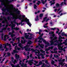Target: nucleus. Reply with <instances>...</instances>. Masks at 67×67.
<instances>
[{
  "label": "nucleus",
  "mask_w": 67,
  "mask_h": 67,
  "mask_svg": "<svg viewBox=\"0 0 67 67\" xmlns=\"http://www.w3.org/2000/svg\"><path fill=\"white\" fill-rule=\"evenodd\" d=\"M6 7V8H2V10L4 11H5L7 10V11L9 12L10 15L13 16V18L11 16H8L7 17V19L8 20H11V19H19V20H21V23L25 21L27 23V24L29 25V26L31 27L32 24L30 23L29 20L27 19L26 18L24 19V18H25V16H22L21 17V15H18L20 14V10L17 11L16 12V13L15 14L14 13V12L16 11V9L13 8V5H12L11 7Z\"/></svg>",
  "instance_id": "1"
},
{
  "label": "nucleus",
  "mask_w": 67,
  "mask_h": 67,
  "mask_svg": "<svg viewBox=\"0 0 67 67\" xmlns=\"http://www.w3.org/2000/svg\"><path fill=\"white\" fill-rule=\"evenodd\" d=\"M32 42H31V41H29L27 42V45H26V48L25 49L26 51H30L31 49L29 48V47L30 46V45H28V44H31Z\"/></svg>",
  "instance_id": "2"
},
{
  "label": "nucleus",
  "mask_w": 67,
  "mask_h": 67,
  "mask_svg": "<svg viewBox=\"0 0 67 67\" xmlns=\"http://www.w3.org/2000/svg\"><path fill=\"white\" fill-rule=\"evenodd\" d=\"M63 43H59L58 44V45L57 46L59 47L58 48L59 50H60L61 51H63V52H65L66 51V50L65 49H63V46L61 47V45L63 44Z\"/></svg>",
  "instance_id": "3"
},
{
  "label": "nucleus",
  "mask_w": 67,
  "mask_h": 67,
  "mask_svg": "<svg viewBox=\"0 0 67 67\" xmlns=\"http://www.w3.org/2000/svg\"><path fill=\"white\" fill-rule=\"evenodd\" d=\"M58 38L59 39L58 40L55 41H54V42H56V43H59V41L60 42H62V41H63V40L61 39L60 38H62V39H64L65 37H62L60 36L59 35V37Z\"/></svg>",
  "instance_id": "4"
},
{
  "label": "nucleus",
  "mask_w": 67,
  "mask_h": 67,
  "mask_svg": "<svg viewBox=\"0 0 67 67\" xmlns=\"http://www.w3.org/2000/svg\"><path fill=\"white\" fill-rule=\"evenodd\" d=\"M13 22L12 21L11 22V23L12 24V30H13V29H15V30H19V28L17 27H16V28H14L13 27H14L15 26V25L13 24Z\"/></svg>",
  "instance_id": "5"
},
{
  "label": "nucleus",
  "mask_w": 67,
  "mask_h": 67,
  "mask_svg": "<svg viewBox=\"0 0 67 67\" xmlns=\"http://www.w3.org/2000/svg\"><path fill=\"white\" fill-rule=\"evenodd\" d=\"M54 32L53 31H51L50 32H49V34H52L51 35V37H50V38L51 39H53V37H54V36H55V35L53 34Z\"/></svg>",
  "instance_id": "6"
},
{
  "label": "nucleus",
  "mask_w": 67,
  "mask_h": 67,
  "mask_svg": "<svg viewBox=\"0 0 67 67\" xmlns=\"http://www.w3.org/2000/svg\"><path fill=\"white\" fill-rule=\"evenodd\" d=\"M30 51H32V52H35V51H37V52H35V53H38V54H39L40 53V51L39 50H38L37 49H36V50H34L33 49H31Z\"/></svg>",
  "instance_id": "7"
},
{
  "label": "nucleus",
  "mask_w": 67,
  "mask_h": 67,
  "mask_svg": "<svg viewBox=\"0 0 67 67\" xmlns=\"http://www.w3.org/2000/svg\"><path fill=\"white\" fill-rule=\"evenodd\" d=\"M46 66L47 67H51V65H50V64H48L47 65L44 64H43V65L42 66V67H46Z\"/></svg>",
  "instance_id": "8"
},
{
  "label": "nucleus",
  "mask_w": 67,
  "mask_h": 67,
  "mask_svg": "<svg viewBox=\"0 0 67 67\" xmlns=\"http://www.w3.org/2000/svg\"><path fill=\"white\" fill-rule=\"evenodd\" d=\"M18 46H19L22 49V50H23V49H24V48H26V46H25L24 47V48H23V47H22V44L21 43H20L18 45Z\"/></svg>",
  "instance_id": "9"
},
{
  "label": "nucleus",
  "mask_w": 67,
  "mask_h": 67,
  "mask_svg": "<svg viewBox=\"0 0 67 67\" xmlns=\"http://www.w3.org/2000/svg\"><path fill=\"white\" fill-rule=\"evenodd\" d=\"M33 62V59H31V61L29 62V64L30 65L32 66V64H34Z\"/></svg>",
  "instance_id": "10"
},
{
  "label": "nucleus",
  "mask_w": 67,
  "mask_h": 67,
  "mask_svg": "<svg viewBox=\"0 0 67 67\" xmlns=\"http://www.w3.org/2000/svg\"><path fill=\"white\" fill-rule=\"evenodd\" d=\"M43 34H42L40 36H39V37L38 38L39 40H41L42 41H43V40H44V39H43V38L41 37L43 36Z\"/></svg>",
  "instance_id": "11"
},
{
  "label": "nucleus",
  "mask_w": 67,
  "mask_h": 67,
  "mask_svg": "<svg viewBox=\"0 0 67 67\" xmlns=\"http://www.w3.org/2000/svg\"><path fill=\"white\" fill-rule=\"evenodd\" d=\"M28 34H30V39H31V38H32L33 37V36H34V35L33 34H30L29 33H28Z\"/></svg>",
  "instance_id": "12"
},
{
  "label": "nucleus",
  "mask_w": 67,
  "mask_h": 67,
  "mask_svg": "<svg viewBox=\"0 0 67 67\" xmlns=\"http://www.w3.org/2000/svg\"><path fill=\"white\" fill-rule=\"evenodd\" d=\"M3 0H0V1L1 2V5H0V8H2V5H3V4H4V3H3Z\"/></svg>",
  "instance_id": "13"
},
{
  "label": "nucleus",
  "mask_w": 67,
  "mask_h": 67,
  "mask_svg": "<svg viewBox=\"0 0 67 67\" xmlns=\"http://www.w3.org/2000/svg\"><path fill=\"white\" fill-rule=\"evenodd\" d=\"M52 39H51V40L50 41V42L51 43L50 44L51 45H53L54 44V42L53 41V40Z\"/></svg>",
  "instance_id": "14"
},
{
  "label": "nucleus",
  "mask_w": 67,
  "mask_h": 67,
  "mask_svg": "<svg viewBox=\"0 0 67 67\" xmlns=\"http://www.w3.org/2000/svg\"><path fill=\"white\" fill-rule=\"evenodd\" d=\"M15 57L16 59H18V58H19V57H20V56H19V55H18V54H16L15 55Z\"/></svg>",
  "instance_id": "15"
},
{
  "label": "nucleus",
  "mask_w": 67,
  "mask_h": 67,
  "mask_svg": "<svg viewBox=\"0 0 67 67\" xmlns=\"http://www.w3.org/2000/svg\"><path fill=\"white\" fill-rule=\"evenodd\" d=\"M46 44L47 45L45 46V47H48V46H49L50 45V44L47 42H46Z\"/></svg>",
  "instance_id": "16"
},
{
  "label": "nucleus",
  "mask_w": 67,
  "mask_h": 67,
  "mask_svg": "<svg viewBox=\"0 0 67 67\" xmlns=\"http://www.w3.org/2000/svg\"><path fill=\"white\" fill-rule=\"evenodd\" d=\"M25 38H26V39H27V38L28 37H29V35H27V33H25Z\"/></svg>",
  "instance_id": "17"
},
{
  "label": "nucleus",
  "mask_w": 67,
  "mask_h": 67,
  "mask_svg": "<svg viewBox=\"0 0 67 67\" xmlns=\"http://www.w3.org/2000/svg\"><path fill=\"white\" fill-rule=\"evenodd\" d=\"M61 35L63 36H66V37H67V35L66 34H65L64 32H62V34H61Z\"/></svg>",
  "instance_id": "18"
},
{
  "label": "nucleus",
  "mask_w": 67,
  "mask_h": 67,
  "mask_svg": "<svg viewBox=\"0 0 67 67\" xmlns=\"http://www.w3.org/2000/svg\"><path fill=\"white\" fill-rule=\"evenodd\" d=\"M14 59H12V63H13L14 64H15V63H16V60H15L14 61L13 60Z\"/></svg>",
  "instance_id": "19"
},
{
  "label": "nucleus",
  "mask_w": 67,
  "mask_h": 67,
  "mask_svg": "<svg viewBox=\"0 0 67 67\" xmlns=\"http://www.w3.org/2000/svg\"><path fill=\"white\" fill-rule=\"evenodd\" d=\"M9 35H5V36L4 37V41H6L7 39H6V37H7V36H8Z\"/></svg>",
  "instance_id": "20"
},
{
  "label": "nucleus",
  "mask_w": 67,
  "mask_h": 67,
  "mask_svg": "<svg viewBox=\"0 0 67 67\" xmlns=\"http://www.w3.org/2000/svg\"><path fill=\"white\" fill-rule=\"evenodd\" d=\"M13 52L14 53H18V52L16 51V49H15V50H14Z\"/></svg>",
  "instance_id": "21"
},
{
  "label": "nucleus",
  "mask_w": 67,
  "mask_h": 67,
  "mask_svg": "<svg viewBox=\"0 0 67 67\" xmlns=\"http://www.w3.org/2000/svg\"><path fill=\"white\" fill-rule=\"evenodd\" d=\"M54 57H55V58H58V57H59L58 56V55H55V54L54 55Z\"/></svg>",
  "instance_id": "22"
},
{
  "label": "nucleus",
  "mask_w": 67,
  "mask_h": 67,
  "mask_svg": "<svg viewBox=\"0 0 67 67\" xmlns=\"http://www.w3.org/2000/svg\"><path fill=\"white\" fill-rule=\"evenodd\" d=\"M3 19H4L5 20V21H6V22H7V24H8V21H7V19H6V18H5V17H4V16L3 17Z\"/></svg>",
  "instance_id": "23"
},
{
  "label": "nucleus",
  "mask_w": 67,
  "mask_h": 67,
  "mask_svg": "<svg viewBox=\"0 0 67 67\" xmlns=\"http://www.w3.org/2000/svg\"><path fill=\"white\" fill-rule=\"evenodd\" d=\"M41 2L43 4H45V2L44 1V0H41Z\"/></svg>",
  "instance_id": "24"
},
{
  "label": "nucleus",
  "mask_w": 67,
  "mask_h": 67,
  "mask_svg": "<svg viewBox=\"0 0 67 67\" xmlns=\"http://www.w3.org/2000/svg\"><path fill=\"white\" fill-rule=\"evenodd\" d=\"M16 40H18V42L17 43V44H19V42H20V38H16Z\"/></svg>",
  "instance_id": "25"
},
{
  "label": "nucleus",
  "mask_w": 67,
  "mask_h": 67,
  "mask_svg": "<svg viewBox=\"0 0 67 67\" xmlns=\"http://www.w3.org/2000/svg\"><path fill=\"white\" fill-rule=\"evenodd\" d=\"M56 6L57 7V8H58V7L60 6V5L59 4L57 3L56 4Z\"/></svg>",
  "instance_id": "26"
},
{
  "label": "nucleus",
  "mask_w": 67,
  "mask_h": 67,
  "mask_svg": "<svg viewBox=\"0 0 67 67\" xmlns=\"http://www.w3.org/2000/svg\"><path fill=\"white\" fill-rule=\"evenodd\" d=\"M7 54L8 56H10L11 55V53L10 52H8Z\"/></svg>",
  "instance_id": "27"
},
{
  "label": "nucleus",
  "mask_w": 67,
  "mask_h": 67,
  "mask_svg": "<svg viewBox=\"0 0 67 67\" xmlns=\"http://www.w3.org/2000/svg\"><path fill=\"white\" fill-rule=\"evenodd\" d=\"M47 17H44L43 19V21H46V19H47Z\"/></svg>",
  "instance_id": "28"
},
{
  "label": "nucleus",
  "mask_w": 67,
  "mask_h": 67,
  "mask_svg": "<svg viewBox=\"0 0 67 67\" xmlns=\"http://www.w3.org/2000/svg\"><path fill=\"white\" fill-rule=\"evenodd\" d=\"M14 31L13 30L12 31V32H9V35H10V34H12L13 33H14Z\"/></svg>",
  "instance_id": "29"
},
{
  "label": "nucleus",
  "mask_w": 67,
  "mask_h": 67,
  "mask_svg": "<svg viewBox=\"0 0 67 67\" xmlns=\"http://www.w3.org/2000/svg\"><path fill=\"white\" fill-rule=\"evenodd\" d=\"M10 35H11V36L12 38L14 36H15V35L11 34H10Z\"/></svg>",
  "instance_id": "30"
},
{
  "label": "nucleus",
  "mask_w": 67,
  "mask_h": 67,
  "mask_svg": "<svg viewBox=\"0 0 67 67\" xmlns=\"http://www.w3.org/2000/svg\"><path fill=\"white\" fill-rule=\"evenodd\" d=\"M42 32V30L41 29L39 30V35H41V32Z\"/></svg>",
  "instance_id": "31"
},
{
  "label": "nucleus",
  "mask_w": 67,
  "mask_h": 67,
  "mask_svg": "<svg viewBox=\"0 0 67 67\" xmlns=\"http://www.w3.org/2000/svg\"><path fill=\"white\" fill-rule=\"evenodd\" d=\"M7 46H9V47H11V45H10V44H9L8 43H7Z\"/></svg>",
  "instance_id": "32"
},
{
  "label": "nucleus",
  "mask_w": 67,
  "mask_h": 67,
  "mask_svg": "<svg viewBox=\"0 0 67 67\" xmlns=\"http://www.w3.org/2000/svg\"><path fill=\"white\" fill-rule=\"evenodd\" d=\"M37 56H38V59H41V58H40V55L37 54Z\"/></svg>",
  "instance_id": "33"
},
{
  "label": "nucleus",
  "mask_w": 67,
  "mask_h": 67,
  "mask_svg": "<svg viewBox=\"0 0 67 67\" xmlns=\"http://www.w3.org/2000/svg\"><path fill=\"white\" fill-rule=\"evenodd\" d=\"M49 49H53V48H54V46H52L51 47H49Z\"/></svg>",
  "instance_id": "34"
},
{
  "label": "nucleus",
  "mask_w": 67,
  "mask_h": 67,
  "mask_svg": "<svg viewBox=\"0 0 67 67\" xmlns=\"http://www.w3.org/2000/svg\"><path fill=\"white\" fill-rule=\"evenodd\" d=\"M49 48H48V49L46 48L45 49V51H46V52H47V51H49Z\"/></svg>",
  "instance_id": "35"
},
{
  "label": "nucleus",
  "mask_w": 67,
  "mask_h": 67,
  "mask_svg": "<svg viewBox=\"0 0 67 67\" xmlns=\"http://www.w3.org/2000/svg\"><path fill=\"white\" fill-rule=\"evenodd\" d=\"M6 22V23H7V22L5 21V20H3L2 22V23H3V24L5 23V22Z\"/></svg>",
  "instance_id": "36"
},
{
  "label": "nucleus",
  "mask_w": 67,
  "mask_h": 67,
  "mask_svg": "<svg viewBox=\"0 0 67 67\" xmlns=\"http://www.w3.org/2000/svg\"><path fill=\"white\" fill-rule=\"evenodd\" d=\"M34 8L35 9H36V8L37 7V6H36V4H34Z\"/></svg>",
  "instance_id": "37"
},
{
  "label": "nucleus",
  "mask_w": 67,
  "mask_h": 67,
  "mask_svg": "<svg viewBox=\"0 0 67 67\" xmlns=\"http://www.w3.org/2000/svg\"><path fill=\"white\" fill-rule=\"evenodd\" d=\"M45 63L47 64H49V63H48V60H46L45 61Z\"/></svg>",
  "instance_id": "38"
},
{
  "label": "nucleus",
  "mask_w": 67,
  "mask_h": 67,
  "mask_svg": "<svg viewBox=\"0 0 67 67\" xmlns=\"http://www.w3.org/2000/svg\"><path fill=\"white\" fill-rule=\"evenodd\" d=\"M43 63L41 61H40L39 63V64L40 65H41Z\"/></svg>",
  "instance_id": "39"
},
{
  "label": "nucleus",
  "mask_w": 67,
  "mask_h": 67,
  "mask_svg": "<svg viewBox=\"0 0 67 67\" xmlns=\"http://www.w3.org/2000/svg\"><path fill=\"white\" fill-rule=\"evenodd\" d=\"M43 16V14H40L39 16L40 17H42Z\"/></svg>",
  "instance_id": "40"
},
{
  "label": "nucleus",
  "mask_w": 67,
  "mask_h": 67,
  "mask_svg": "<svg viewBox=\"0 0 67 67\" xmlns=\"http://www.w3.org/2000/svg\"><path fill=\"white\" fill-rule=\"evenodd\" d=\"M40 47L42 48H44V45H41L40 46Z\"/></svg>",
  "instance_id": "41"
},
{
  "label": "nucleus",
  "mask_w": 67,
  "mask_h": 67,
  "mask_svg": "<svg viewBox=\"0 0 67 67\" xmlns=\"http://www.w3.org/2000/svg\"><path fill=\"white\" fill-rule=\"evenodd\" d=\"M21 43L22 44H24L25 43V42L23 41V40H21Z\"/></svg>",
  "instance_id": "42"
},
{
  "label": "nucleus",
  "mask_w": 67,
  "mask_h": 67,
  "mask_svg": "<svg viewBox=\"0 0 67 67\" xmlns=\"http://www.w3.org/2000/svg\"><path fill=\"white\" fill-rule=\"evenodd\" d=\"M57 30H57L56 32V33L57 34L58 33V32L59 31V29H58V28L57 29Z\"/></svg>",
  "instance_id": "43"
},
{
  "label": "nucleus",
  "mask_w": 67,
  "mask_h": 67,
  "mask_svg": "<svg viewBox=\"0 0 67 67\" xmlns=\"http://www.w3.org/2000/svg\"><path fill=\"white\" fill-rule=\"evenodd\" d=\"M57 37H54V38L53 39H52V40H53H53H56V39H57Z\"/></svg>",
  "instance_id": "44"
},
{
  "label": "nucleus",
  "mask_w": 67,
  "mask_h": 67,
  "mask_svg": "<svg viewBox=\"0 0 67 67\" xmlns=\"http://www.w3.org/2000/svg\"><path fill=\"white\" fill-rule=\"evenodd\" d=\"M54 51H57V47L55 48L54 49Z\"/></svg>",
  "instance_id": "45"
},
{
  "label": "nucleus",
  "mask_w": 67,
  "mask_h": 67,
  "mask_svg": "<svg viewBox=\"0 0 67 67\" xmlns=\"http://www.w3.org/2000/svg\"><path fill=\"white\" fill-rule=\"evenodd\" d=\"M6 49L5 50V52H8L9 50V49L8 48H6Z\"/></svg>",
  "instance_id": "46"
},
{
  "label": "nucleus",
  "mask_w": 67,
  "mask_h": 67,
  "mask_svg": "<svg viewBox=\"0 0 67 67\" xmlns=\"http://www.w3.org/2000/svg\"><path fill=\"white\" fill-rule=\"evenodd\" d=\"M54 63H55V62H54V61L52 60L51 62L52 64H54Z\"/></svg>",
  "instance_id": "47"
},
{
  "label": "nucleus",
  "mask_w": 67,
  "mask_h": 67,
  "mask_svg": "<svg viewBox=\"0 0 67 67\" xmlns=\"http://www.w3.org/2000/svg\"><path fill=\"white\" fill-rule=\"evenodd\" d=\"M40 52H41L42 53H45V52L44 51H43V50H42V49L40 50Z\"/></svg>",
  "instance_id": "48"
},
{
  "label": "nucleus",
  "mask_w": 67,
  "mask_h": 67,
  "mask_svg": "<svg viewBox=\"0 0 67 67\" xmlns=\"http://www.w3.org/2000/svg\"><path fill=\"white\" fill-rule=\"evenodd\" d=\"M18 46H16L15 47V49H16H16H18Z\"/></svg>",
  "instance_id": "49"
},
{
  "label": "nucleus",
  "mask_w": 67,
  "mask_h": 67,
  "mask_svg": "<svg viewBox=\"0 0 67 67\" xmlns=\"http://www.w3.org/2000/svg\"><path fill=\"white\" fill-rule=\"evenodd\" d=\"M4 45L5 46L4 47V48H6V47H7V45L5 44H3V45Z\"/></svg>",
  "instance_id": "50"
},
{
  "label": "nucleus",
  "mask_w": 67,
  "mask_h": 67,
  "mask_svg": "<svg viewBox=\"0 0 67 67\" xmlns=\"http://www.w3.org/2000/svg\"><path fill=\"white\" fill-rule=\"evenodd\" d=\"M64 4L65 5H66V0H64Z\"/></svg>",
  "instance_id": "51"
},
{
  "label": "nucleus",
  "mask_w": 67,
  "mask_h": 67,
  "mask_svg": "<svg viewBox=\"0 0 67 67\" xmlns=\"http://www.w3.org/2000/svg\"><path fill=\"white\" fill-rule=\"evenodd\" d=\"M43 42L45 44H46V42H46V41H45V40H44L43 41Z\"/></svg>",
  "instance_id": "52"
},
{
  "label": "nucleus",
  "mask_w": 67,
  "mask_h": 67,
  "mask_svg": "<svg viewBox=\"0 0 67 67\" xmlns=\"http://www.w3.org/2000/svg\"><path fill=\"white\" fill-rule=\"evenodd\" d=\"M56 29V28H51V30H53V31L55 30Z\"/></svg>",
  "instance_id": "53"
},
{
  "label": "nucleus",
  "mask_w": 67,
  "mask_h": 67,
  "mask_svg": "<svg viewBox=\"0 0 67 67\" xmlns=\"http://www.w3.org/2000/svg\"><path fill=\"white\" fill-rule=\"evenodd\" d=\"M64 3V2H62L59 5H61V6H62L63 5V4Z\"/></svg>",
  "instance_id": "54"
},
{
  "label": "nucleus",
  "mask_w": 67,
  "mask_h": 67,
  "mask_svg": "<svg viewBox=\"0 0 67 67\" xmlns=\"http://www.w3.org/2000/svg\"><path fill=\"white\" fill-rule=\"evenodd\" d=\"M59 65H63V63L62 62H60L59 63Z\"/></svg>",
  "instance_id": "55"
},
{
  "label": "nucleus",
  "mask_w": 67,
  "mask_h": 67,
  "mask_svg": "<svg viewBox=\"0 0 67 67\" xmlns=\"http://www.w3.org/2000/svg\"><path fill=\"white\" fill-rule=\"evenodd\" d=\"M48 20H49V18H48L46 20V22H48Z\"/></svg>",
  "instance_id": "56"
},
{
  "label": "nucleus",
  "mask_w": 67,
  "mask_h": 67,
  "mask_svg": "<svg viewBox=\"0 0 67 67\" xmlns=\"http://www.w3.org/2000/svg\"><path fill=\"white\" fill-rule=\"evenodd\" d=\"M2 30H6V28H4L2 29Z\"/></svg>",
  "instance_id": "57"
},
{
  "label": "nucleus",
  "mask_w": 67,
  "mask_h": 67,
  "mask_svg": "<svg viewBox=\"0 0 67 67\" xmlns=\"http://www.w3.org/2000/svg\"><path fill=\"white\" fill-rule=\"evenodd\" d=\"M43 27H44L45 28H47V27H48V26L44 25L43 26Z\"/></svg>",
  "instance_id": "58"
},
{
  "label": "nucleus",
  "mask_w": 67,
  "mask_h": 67,
  "mask_svg": "<svg viewBox=\"0 0 67 67\" xmlns=\"http://www.w3.org/2000/svg\"><path fill=\"white\" fill-rule=\"evenodd\" d=\"M11 66H12V67H15V66L13 65V64H11Z\"/></svg>",
  "instance_id": "59"
},
{
  "label": "nucleus",
  "mask_w": 67,
  "mask_h": 67,
  "mask_svg": "<svg viewBox=\"0 0 67 67\" xmlns=\"http://www.w3.org/2000/svg\"><path fill=\"white\" fill-rule=\"evenodd\" d=\"M41 40H40L38 41V43H42V41H41Z\"/></svg>",
  "instance_id": "60"
},
{
  "label": "nucleus",
  "mask_w": 67,
  "mask_h": 67,
  "mask_svg": "<svg viewBox=\"0 0 67 67\" xmlns=\"http://www.w3.org/2000/svg\"><path fill=\"white\" fill-rule=\"evenodd\" d=\"M16 67H20L19 66V64H18L16 66H15Z\"/></svg>",
  "instance_id": "61"
},
{
  "label": "nucleus",
  "mask_w": 67,
  "mask_h": 67,
  "mask_svg": "<svg viewBox=\"0 0 67 67\" xmlns=\"http://www.w3.org/2000/svg\"><path fill=\"white\" fill-rule=\"evenodd\" d=\"M62 12V10H61L58 13V14H60V13H61V12Z\"/></svg>",
  "instance_id": "62"
},
{
  "label": "nucleus",
  "mask_w": 67,
  "mask_h": 67,
  "mask_svg": "<svg viewBox=\"0 0 67 67\" xmlns=\"http://www.w3.org/2000/svg\"><path fill=\"white\" fill-rule=\"evenodd\" d=\"M24 66L25 67H27V64H25L24 65Z\"/></svg>",
  "instance_id": "63"
},
{
  "label": "nucleus",
  "mask_w": 67,
  "mask_h": 67,
  "mask_svg": "<svg viewBox=\"0 0 67 67\" xmlns=\"http://www.w3.org/2000/svg\"><path fill=\"white\" fill-rule=\"evenodd\" d=\"M17 44L16 43H14V44H13V46H15V45H16Z\"/></svg>",
  "instance_id": "64"
}]
</instances>
